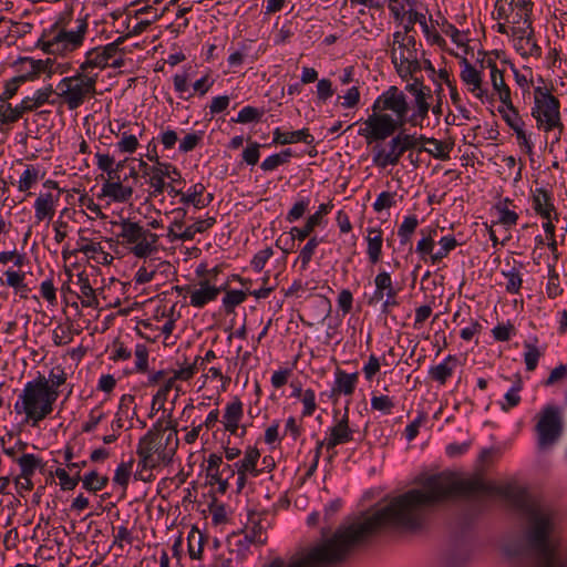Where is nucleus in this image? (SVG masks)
Masks as SVG:
<instances>
[{
    "label": "nucleus",
    "mask_w": 567,
    "mask_h": 567,
    "mask_svg": "<svg viewBox=\"0 0 567 567\" xmlns=\"http://www.w3.org/2000/svg\"><path fill=\"white\" fill-rule=\"evenodd\" d=\"M463 496V478L451 473L430 476L421 488L410 489L379 504L371 512L343 523L330 537L288 561L277 557L267 567H326L344 560L373 534L385 529H414L426 507Z\"/></svg>",
    "instance_id": "obj_1"
},
{
    "label": "nucleus",
    "mask_w": 567,
    "mask_h": 567,
    "mask_svg": "<svg viewBox=\"0 0 567 567\" xmlns=\"http://www.w3.org/2000/svg\"><path fill=\"white\" fill-rule=\"evenodd\" d=\"M523 517V539L536 567H567V539L560 535L554 511L526 495L516 501Z\"/></svg>",
    "instance_id": "obj_2"
},
{
    "label": "nucleus",
    "mask_w": 567,
    "mask_h": 567,
    "mask_svg": "<svg viewBox=\"0 0 567 567\" xmlns=\"http://www.w3.org/2000/svg\"><path fill=\"white\" fill-rule=\"evenodd\" d=\"M410 103L406 95L392 85L371 105V114L362 123L359 134L368 144L385 141L409 124Z\"/></svg>",
    "instance_id": "obj_3"
},
{
    "label": "nucleus",
    "mask_w": 567,
    "mask_h": 567,
    "mask_svg": "<svg viewBox=\"0 0 567 567\" xmlns=\"http://www.w3.org/2000/svg\"><path fill=\"white\" fill-rule=\"evenodd\" d=\"M89 33L87 16L75 19L63 17L43 29L37 45L49 55L65 58L84 45Z\"/></svg>",
    "instance_id": "obj_4"
},
{
    "label": "nucleus",
    "mask_w": 567,
    "mask_h": 567,
    "mask_svg": "<svg viewBox=\"0 0 567 567\" xmlns=\"http://www.w3.org/2000/svg\"><path fill=\"white\" fill-rule=\"evenodd\" d=\"M177 430L161 420L156 421L137 445V475L145 480L143 471L153 470L172 462L178 449Z\"/></svg>",
    "instance_id": "obj_5"
},
{
    "label": "nucleus",
    "mask_w": 567,
    "mask_h": 567,
    "mask_svg": "<svg viewBox=\"0 0 567 567\" xmlns=\"http://www.w3.org/2000/svg\"><path fill=\"white\" fill-rule=\"evenodd\" d=\"M55 402L52 394L31 380L17 394L13 412L21 419V424L37 427L51 415Z\"/></svg>",
    "instance_id": "obj_6"
},
{
    "label": "nucleus",
    "mask_w": 567,
    "mask_h": 567,
    "mask_svg": "<svg viewBox=\"0 0 567 567\" xmlns=\"http://www.w3.org/2000/svg\"><path fill=\"white\" fill-rule=\"evenodd\" d=\"M112 225L120 227L117 238L134 257L148 258L158 252L159 235L153 233L140 221L121 218L117 221H112Z\"/></svg>",
    "instance_id": "obj_7"
},
{
    "label": "nucleus",
    "mask_w": 567,
    "mask_h": 567,
    "mask_svg": "<svg viewBox=\"0 0 567 567\" xmlns=\"http://www.w3.org/2000/svg\"><path fill=\"white\" fill-rule=\"evenodd\" d=\"M97 73L78 72L63 78L56 85V95L70 111L79 109L96 92Z\"/></svg>",
    "instance_id": "obj_8"
},
{
    "label": "nucleus",
    "mask_w": 567,
    "mask_h": 567,
    "mask_svg": "<svg viewBox=\"0 0 567 567\" xmlns=\"http://www.w3.org/2000/svg\"><path fill=\"white\" fill-rule=\"evenodd\" d=\"M391 61L403 80L411 78L421 70L417 43L408 30L393 33Z\"/></svg>",
    "instance_id": "obj_9"
},
{
    "label": "nucleus",
    "mask_w": 567,
    "mask_h": 567,
    "mask_svg": "<svg viewBox=\"0 0 567 567\" xmlns=\"http://www.w3.org/2000/svg\"><path fill=\"white\" fill-rule=\"evenodd\" d=\"M420 235L415 251L424 262H430L433 266L441 264L460 245L455 236L449 234L439 239V248L435 249L437 228L433 226L422 228Z\"/></svg>",
    "instance_id": "obj_10"
},
{
    "label": "nucleus",
    "mask_w": 567,
    "mask_h": 567,
    "mask_svg": "<svg viewBox=\"0 0 567 567\" xmlns=\"http://www.w3.org/2000/svg\"><path fill=\"white\" fill-rule=\"evenodd\" d=\"M359 429L355 424L350 423L349 408L343 411L333 410L331 425L327 427L324 437L318 441L319 447H324L328 452H332L330 457L334 456V449L354 441Z\"/></svg>",
    "instance_id": "obj_11"
},
{
    "label": "nucleus",
    "mask_w": 567,
    "mask_h": 567,
    "mask_svg": "<svg viewBox=\"0 0 567 567\" xmlns=\"http://www.w3.org/2000/svg\"><path fill=\"white\" fill-rule=\"evenodd\" d=\"M534 102L530 115L535 120L536 127L542 131L561 122L560 101L546 87L534 89Z\"/></svg>",
    "instance_id": "obj_12"
},
{
    "label": "nucleus",
    "mask_w": 567,
    "mask_h": 567,
    "mask_svg": "<svg viewBox=\"0 0 567 567\" xmlns=\"http://www.w3.org/2000/svg\"><path fill=\"white\" fill-rule=\"evenodd\" d=\"M110 133L116 138L115 150L120 154H134L140 147L146 127L144 123L126 118H115L110 123Z\"/></svg>",
    "instance_id": "obj_13"
},
{
    "label": "nucleus",
    "mask_w": 567,
    "mask_h": 567,
    "mask_svg": "<svg viewBox=\"0 0 567 567\" xmlns=\"http://www.w3.org/2000/svg\"><path fill=\"white\" fill-rule=\"evenodd\" d=\"M68 64L60 63L51 58L34 59L31 56L20 58L16 62L17 82H27L39 79L42 75L51 78L53 74H62L66 71Z\"/></svg>",
    "instance_id": "obj_14"
},
{
    "label": "nucleus",
    "mask_w": 567,
    "mask_h": 567,
    "mask_svg": "<svg viewBox=\"0 0 567 567\" xmlns=\"http://www.w3.org/2000/svg\"><path fill=\"white\" fill-rule=\"evenodd\" d=\"M561 431L560 411L555 405H546L538 413L536 424L537 445L546 450L555 444Z\"/></svg>",
    "instance_id": "obj_15"
},
{
    "label": "nucleus",
    "mask_w": 567,
    "mask_h": 567,
    "mask_svg": "<svg viewBox=\"0 0 567 567\" xmlns=\"http://www.w3.org/2000/svg\"><path fill=\"white\" fill-rule=\"evenodd\" d=\"M532 11V0H495L494 3L496 19L513 27L530 21Z\"/></svg>",
    "instance_id": "obj_16"
},
{
    "label": "nucleus",
    "mask_w": 567,
    "mask_h": 567,
    "mask_svg": "<svg viewBox=\"0 0 567 567\" xmlns=\"http://www.w3.org/2000/svg\"><path fill=\"white\" fill-rule=\"evenodd\" d=\"M134 194L132 185L121 181L120 174L102 179L100 189L96 194V198L104 202L106 206L112 204H126L128 203Z\"/></svg>",
    "instance_id": "obj_17"
},
{
    "label": "nucleus",
    "mask_w": 567,
    "mask_h": 567,
    "mask_svg": "<svg viewBox=\"0 0 567 567\" xmlns=\"http://www.w3.org/2000/svg\"><path fill=\"white\" fill-rule=\"evenodd\" d=\"M118 54V43L112 42L104 47L92 48L86 51L84 61L80 64L79 70L86 73H95L94 70H103L109 65L116 66Z\"/></svg>",
    "instance_id": "obj_18"
},
{
    "label": "nucleus",
    "mask_w": 567,
    "mask_h": 567,
    "mask_svg": "<svg viewBox=\"0 0 567 567\" xmlns=\"http://www.w3.org/2000/svg\"><path fill=\"white\" fill-rule=\"evenodd\" d=\"M224 287L217 286L208 278H202L193 285L176 287L179 293L185 292L189 298V305L194 308H204L212 301H215Z\"/></svg>",
    "instance_id": "obj_19"
},
{
    "label": "nucleus",
    "mask_w": 567,
    "mask_h": 567,
    "mask_svg": "<svg viewBox=\"0 0 567 567\" xmlns=\"http://www.w3.org/2000/svg\"><path fill=\"white\" fill-rule=\"evenodd\" d=\"M146 175L148 176L150 197H157L163 194L166 188V178L172 179V182L181 179V173L169 163L157 162V165L151 166L147 169Z\"/></svg>",
    "instance_id": "obj_20"
},
{
    "label": "nucleus",
    "mask_w": 567,
    "mask_h": 567,
    "mask_svg": "<svg viewBox=\"0 0 567 567\" xmlns=\"http://www.w3.org/2000/svg\"><path fill=\"white\" fill-rule=\"evenodd\" d=\"M402 155L399 142L393 134L388 142H375L372 147V164L380 169H385L389 166H396Z\"/></svg>",
    "instance_id": "obj_21"
},
{
    "label": "nucleus",
    "mask_w": 567,
    "mask_h": 567,
    "mask_svg": "<svg viewBox=\"0 0 567 567\" xmlns=\"http://www.w3.org/2000/svg\"><path fill=\"white\" fill-rule=\"evenodd\" d=\"M512 33L514 48L523 58L540 56L542 49L534 39L530 21L513 27Z\"/></svg>",
    "instance_id": "obj_22"
},
{
    "label": "nucleus",
    "mask_w": 567,
    "mask_h": 567,
    "mask_svg": "<svg viewBox=\"0 0 567 567\" xmlns=\"http://www.w3.org/2000/svg\"><path fill=\"white\" fill-rule=\"evenodd\" d=\"M460 78L467 91L480 101H488L491 99L489 91L483 85V76L481 71L473 66L468 60L463 56L461 59Z\"/></svg>",
    "instance_id": "obj_23"
},
{
    "label": "nucleus",
    "mask_w": 567,
    "mask_h": 567,
    "mask_svg": "<svg viewBox=\"0 0 567 567\" xmlns=\"http://www.w3.org/2000/svg\"><path fill=\"white\" fill-rule=\"evenodd\" d=\"M168 187L171 195L179 196V203L183 205H192L195 209L207 207L214 199L213 194H205V186L202 183L192 185L186 192H182L171 184Z\"/></svg>",
    "instance_id": "obj_24"
},
{
    "label": "nucleus",
    "mask_w": 567,
    "mask_h": 567,
    "mask_svg": "<svg viewBox=\"0 0 567 567\" xmlns=\"http://www.w3.org/2000/svg\"><path fill=\"white\" fill-rule=\"evenodd\" d=\"M267 537L264 526L259 520L250 518L248 525L241 536H239L234 546L239 555L244 556L251 545L261 546L266 543Z\"/></svg>",
    "instance_id": "obj_25"
},
{
    "label": "nucleus",
    "mask_w": 567,
    "mask_h": 567,
    "mask_svg": "<svg viewBox=\"0 0 567 567\" xmlns=\"http://www.w3.org/2000/svg\"><path fill=\"white\" fill-rule=\"evenodd\" d=\"M172 271V265L169 261L151 259L144 262L135 272L134 280L136 284L144 285L153 280L162 279Z\"/></svg>",
    "instance_id": "obj_26"
},
{
    "label": "nucleus",
    "mask_w": 567,
    "mask_h": 567,
    "mask_svg": "<svg viewBox=\"0 0 567 567\" xmlns=\"http://www.w3.org/2000/svg\"><path fill=\"white\" fill-rule=\"evenodd\" d=\"M259 460V450L256 446L249 445L245 449L243 457L234 463L233 468H230L229 465H227V467L231 476H234L235 473H246L251 475V477H258L264 473V468L258 467Z\"/></svg>",
    "instance_id": "obj_27"
},
{
    "label": "nucleus",
    "mask_w": 567,
    "mask_h": 567,
    "mask_svg": "<svg viewBox=\"0 0 567 567\" xmlns=\"http://www.w3.org/2000/svg\"><path fill=\"white\" fill-rule=\"evenodd\" d=\"M332 207V204L329 203L321 204L318 209L307 218L302 227H292L289 231L291 236V246L293 245L295 239L302 241L311 235L316 227L321 226L323 216L328 215Z\"/></svg>",
    "instance_id": "obj_28"
},
{
    "label": "nucleus",
    "mask_w": 567,
    "mask_h": 567,
    "mask_svg": "<svg viewBox=\"0 0 567 567\" xmlns=\"http://www.w3.org/2000/svg\"><path fill=\"white\" fill-rule=\"evenodd\" d=\"M244 419V404L238 396H234L226 403L223 415L221 424L225 432L231 435H237L240 423Z\"/></svg>",
    "instance_id": "obj_29"
},
{
    "label": "nucleus",
    "mask_w": 567,
    "mask_h": 567,
    "mask_svg": "<svg viewBox=\"0 0 567 567\" xmlns=\"http://www.w3.org/2000/svg\"><path fill=\"white\" fill-rule=\"evenodd\" d=\"M409 21L411 23H419L422 32L426 39V41L432 45H437L441 49H444L446 47V41L444 38L440 34V32L436 30V20L434 21L430 17V23L427 22V18L425 13L410 10L409 11Z\"/></svg>",
    "instance_id": "obj_30"
},
{
    "label": "nucleus",
    "mask_w": 567,
    "mask_h": 567,
    "mask_svg": "<svg viewBox=\"0 0 567 567\" xmlns=\"http://www.w3.org/2000/svg\"><path fill=\"white\" fill-rule=\"evenodd\" d=\"M78 251L82 252L86 258L100 265H111L114 257L105 250L101 241L81 237L78 243Z\"/></svg>",
    "instance_id": "obj_31"
},
{
    "label": "nucleus",
    "mask_w": 567,
    "mask_h": 567,
    "mask_svg": "<svg viewBox=\"0 0 567 567\" xmlns=\"http://www.w3.org/2000/svg\"><path fill=\"white\" fill-rule=\"evenodd\" d=\"M530 202L534 212L540 217L554 216V219H558L553 195L547 189L537 187L532 190Z\"/></svg>",
    "instance_id": "obj_32"
},
{
    "label": "nucleus",
    "mask_w": 567,
    "mask_h": 567,
    "mask_svg": "<svg viewBox=\"0 0 567 567\" xmlns=\"http://www.w3.org/2000/svg\"><path fill=\"white\" fill-rule=\"evenodd\" d=\"M60 199V194L40 193L34 200V218L39 224L41 221H50L54 214Z\"/></svg>",
    "instance_id": "obj_33"
},
{
    "label": "nucleus",
    "mask_w": 567,
    "mask_h": 567,
    "mask_svg": "<svg viewBox=\"0 0 567 567\" xmlns=\"http://www.w3.org/2000/svg\"><path fill=\"white\" fill-rule=\"evenodd\" d=\"M483 65L489 69V83L494 94L498 96L502 104H508L512 100L511 90L505 83L503 72L497 68L495 61L491 59L484 61Z\"/></svg>",
    "instance_id": "obj_34"
},
{
    "label": "nucleus",
    "mask_w": 567,
    "mask_h": 567,
    "mask_svg": "<svg viewBox=\"0 0 567 567\" xmlns=\"http://www.w3.org/2000/svg\"><path fill=\"white\" fill-rule=\"evenodd\" d=\"M68 379V373L62 365L53 367L48 374V378L44 375H39L33 379L40 386H43L48 393L52 394V396L58 400L60 395V388L65 384Z\"/></svg>",
    "instance_id": "obj_35"
},
{
    "label": "nucleus",
    "mask_w": 567,
    "mask_h": 567,
    "mask_svg": "<svg viewBox=\"0 0 567 567\" xmlns=\"http://www.w3.org/2000/svg\"><path fill=\"white\" fill-rule=\"evenodd\" d=\"M399 291L393 282L391 274L380 268L374 277V291L369 299V305H377L384 299L386 295Z\"/></svg>",
    "instance_id": "obj_36"
},
{
    "label": "nucleus",
    "mask_w": 567,
    "mask_h": 567,
    "mask_svg": "<svg viewBox=\"0 0 567 567\" xmlns=\"http://www.w3.org/2000/svg\"><path fill=\"white\" fill-rule=\"evenodd\" d=\"M367 256L372 265L382 258L383 230L380 227H368L365 230Z\"/></svg>",
    "instance_id": "obj_37"
},
{
    "label": "nucleus",
    "mask_w": 567,
    "mask_h": 567,
    "mask_svg": "<svg viewBox=\"0 0 567 567\" xmlns=\"http://www.w3.org/2000/svg\"><path fill=\"white\" fill-rule=\"evenodd\" d=\"M272 142L280 145L296 144L299 142L311 144L313 142V136L309 133L308 128L284 131L280 127H276L272 132Z\"/></svg>",
    "instance_id": "obj_38"
},
{
    "label": "nucleus",
    "mask_w": 567,
    "mask_h": 567,
    "mask_svg": "<svg viewBox=\"0 0 567 567\" xmlns=\"http://www.w3.org/2000/svg\"><path fill=\"white\" fill-rule=\"evenodd\" d=\"M53 93L54 90L51 84L38 89L31 95L25 96L21 101V110L30 112L43 106L44 104H54V101L50 100Z\"/></svg>",
    "instance_id": "obj_39"
},
{
    "label": "nucleus",
    "mask_w": 567,
    "mask_h": 567,
    "mask_svg": "<svg viewBox=\"0 0 567 567\" xmlns=\"http://www.w3.org/2000/svg\"><path fill=\"white\" fill-rule=\"evenodd\" d=\"M358 384V373H347L338 369L334 373L332 392L334 394L352 395Z\"/></svg>",
    "instance_id": "obj_40"
},
{
    "label": "nucleus",
    "mask_w": 567,
    "mask_h": 567,
    "mask_svg": "<svg viewBox=\"0 0 567 567\" xmlns=\"http://www.w3.org/2000/svg\"><path fill=\"white\" fill-rule=\"evenodd\" d=\"M457 364V358L453 354H449L439 364L431 367L429 374L432 380L439 382L441 385L445 384L446 381L452 377Z\"/></svg>",
    "instance_id": "obj_41"
},
{
    "label": "nucleus",
    "mask_w": 567,
    "mask_h": 567,
    "mask_svg": "<svg viewBox=\"0 0 567 567\" xmlns=\"http://www.w3.org/2000/svg\"><path fill=\"white\" fill-rule=\"evenodd\" d=\"M133 402L134 398L131 394L121 396L115 417L111 422L112 431L122 430L125 425V421L134 414V410L132 409Z\"/></svg>",
    "instance_id": "obj_42"
},
{
    "label": "nucleus",
    "mask_w": 567,
    "mask_h": 567,
    "mask_svg": "<svg viewBox=\"0 0 567 567\" xmlns=\"http://www.w3.org/2000/svg\"><path fill=\"white\" fill-rule=\"evenodd\" d=\"M512 200L504 198L495 204L494 210L497 216V223L504 226L506 229L512 228L517 224L518 214L511 209Z\"/></svg>",
    "instance_id": "obj_43"
},
{
    "label": "nucleus",
    "mask_w": 567,
    "mask_h": 567,
    "mask_svg": "<svg viewBox=\"0 0 567 567\" xmlns=\"http://www.w3.org/2000/svg\"><path fill=\"white\" fill-rule=\"evenodd\" d=\"M75 285L79 287L81 292V303L84 307H93L97 305V299L95 296V290L93 289L89 277L85 272H79L76 275V282Z\"/></svg>",
    "instance_id": "obj_44"
},
{
    "label": "nucleus",
    "mask_w": 567,
    "mask_h": 567,
    "mask_svg": "<svg viewBox=\"0 0 567 567\" xmlns=\"http://www.w3.org/2000/svg\"><path fill=\"white\" fill-rule=\"evenodd\" d=\"M430 95H420L417 94V99L414 100L415 110L409 115V124L411 126H422V123L425 118H427L429 111L431 105L429 103Z\"/></svg>",
    "instance_id": "obj_45"
},
{
    "label": "nucleus",
    "mask_w": 567,
    "mask_h": 567,
    "mask_svg": "<svg viewBox=\"0 0 567 567\" xmlns=\"http://www.w3.org/2000/svg\"><path fill=\"white\" fill-rule=\"evenodd\" d=\"M437 27L445 35L450 37L452 42L455 43L458 48H466L468 43V35L464 31L458 30L454 24L450 23L444 18L441 19V22L436 20Z\"/></svg>",
    "instance_id": "obj_46"
},
{
    "label": "nucleus",
    "mask_w": 567,
    "mask_h": 567,
    "mask_svg": "<svg viewBox=\"0 0 567 567\" xmlns=\"http://www.w3.org/2000/svg\"><path fill=\"white\" fill-rule=\"evenodd\" d=\"M323 241V238L312 236L308 239L306 245L301 248L296 262H300L301 270H307L310 261L312 260L318 246Z\"/></svg>",
    "instance_id": "obj_47"
},
{
    "label": "nucleus",
    "mask_w": 567,
    "mask_h": 567,
    "mask_svg": "<svg viewBox=\"0 0 567 567\" xmlns=\"http://www.w3.org/2000/svg\"><path fill=\"white\" fill-rule=\"evenodd\" d=\"M424 143L427 145L424 147V151L434 158L442 161L450 158V153L452 151L451 144L444 143L434 137H425Z\"/></svg>",
    "instance_id": "obj_48"
},
{
    "label": "nucleus",
    "mask_w": 567,
    "mask_h": 567,
    "mask_svg": "<svg viewBox=\"0 0 567 567\" xmlns=\"http://www.w3.org/2000/svg\"><path fill=\"white\" fill-rule=\"evenodd\" d=\"M17 463L20 467V474L22 477H32L37 470L42 465V460L35 454H22L18 457Z\"/></svg>",
    "instance_id": "obj_49"
},
{
    "label": "nucleus",
    "mask_w": 567,
    "mask_h": 567,
    "mask_svg": "<svg viewBox=\"0 0 567 567\" xmlns=\"http://www.w3.org/2000/svg\"><path fill=\"white\" fill-rule=\"evenodd\" d=\"M177 380L173 379V374L168 373L166 379L162 382L156 393L153 395L152 405H158L159 408L164 405L167 400L168 393L176 389L179 391V386L176 384Z\"/></svg>",
    "instance_id": "obj_50"
},
{
    "label": "nucleus",
    "mask_w": 567,
    "mask_h": 567,
    "mask_svg": "<svg viewBox=\"0 0 567 567\" xmlns=\"http://www.w3.org/2000/svg\"><path fill=\"white\" fill-rule=\"evenodd\" d=\"M523 389L522 381L518 379L513 385L506 391L503 399L498 402L501 409L504 412L517 406L520 402L519 392Z\"/></svg>",
    "instance_id": "obj_51"
},
{
    "label": "nucleus",
    "mask_w": 567,
    "mask_h": 567,
    "mask_svg": "<svg viewBox=\"0 0 567 567\" xmlns=\"http://www.w3.org/2000/svg\"><path fill=\"white\" fill-rule=\"evenodd\" d=\"M94 159L97 168L105 173L106 177H111L118 174V168L121 167V164H115V158L111 156L109 153L97 152L94 155Z\"/></svg>",
    "instance_id": "obj_52"
},
{
    "label": "nucleus",
    "mask_w": 567,
    "mask_h": 567,
    "mask_svg": "<svg viewBox=\"0 0 567 567\" xmlns=\"http://www.w3.org/2000/svg\"><path fill=\"white\" fill-rule=\"evenodd\" d=\"M6 284L9 287H12L16 292L20 295L21 298H27L29 288L24 284V272H19L12 269H8L4 272Z\"/></svg>",
    "instance_id": "obj_53"
},
{
    "label": "nucleus",
    "mask_w": 567,
    "mask_h": 567,
    "mask_svg": "<svg viewBox=\"0 0 567 567\" xmlns=\"http://www.w3.org/2000/svg\"><path fill=\"white\" fill-rule=\"evenodd\" d=\"M394 135L399 142L402 154L417 147L422 142L424 143L425 138L423 135L417 136L415 133H408L403 128L399 130Z\"/></svg>",
    "instance_id": "obj_54"
},
{
    "label": "nucleus",
    "mask_w": 567,
    "mask_h": 567,
    "mask_svg": "<svg viewBox=\"0 0 567 567\" xmlns=\"http://www.w3.org/2000/svg\"><path fill=\"white\" fill-rule=\"evenodd\" d=\"M291 157H292V151L290 148H286L284 151H281L280 153L272 154V155L266 157L262 161L260 168L265 172L275 171L280 165L287 164Z\"/></svg>",
    "instance_id": "obj_55"
},
{
    "label": "nucleus",
    "mask_w": 567,
    "mask_h": 567,
    "mask_svg": "<svg viewBox=\"0 0 567 567\" xmlns=\"http://www.w3.org/2000/svg\"><path fill=\"white\" fill-rule=\"evenodd\" d=\"M107 481L106 476L101 475L96 471L86 473L81 480L82 487L93 493L102 491L106 486Z\"/></svg>",
    "instance_id": "obj_56"
},
{
    "label": "nucleus",
    "mask_w": 567,
    "mask_h": 567,
    "mask_svg": "<svg viewBox=\"0 0 567 567\" xmlns=\"http://www.w3.org/2000/svg\"><path fill=\"white\" fill-rule=\"evenodd\" d=\"M40 179V172L33 165L27 166V168L20 175L18 181L19 192H28L33 188Z\"/></svg>",
    "instance_id": "obj_57"
},
{
    "label": "nucleus",
    "mask_w": 567,
    "mask_h": 567,
    "mask_svg": "<svg viewBox=\"0 0 567 567\" xmlns=\"http://www.w3.org/2000/svg\"><path fill=\"white\" fill-rule=\"evenodd\" d=\"M419 226V219L415 215L405 216L399 226L398 236L401 245H406Z\"/></svg>",
    "instance_id": "obj_58"
},
{
    "label": "nucleus",
    "mask_w": 567,
    "mask_h": 567,
    "mask_svg": "<svg viewBox=\"0 0 567 567\" xmlns=\"http://www.w3.org/2000/svg\"><path fill=\"white\" fill-rule=\"evenodd\" d=\"M215 223L216 218L212 216L195 220L194 224L188 225L187 227L184 228L185 240H193L196 234L205 233L207 229L213 227Z\"/></svg>",
    "instance_id": "obj_59"
},
{
    "label": "nucleus",
    "mask_w": 567,
    "mask_h": 567,
    "mask_svg": "<svg viewBox=\"0 0 567 567\" xmlns=\"http://www.w3.org/2000/svg\"><path fill=\"white\" fill-rule=\"evenodd\" d=\"M265 111L262 109H258L255 106H244L238 113L236 117H233L231 121L239 124H248L254 122H259L264 116Z\"/></svg>",
    "instance_id": "obj_60"
},
{
    "label": "nucleus",
    "mask_w": 567,
    "mask_h": 567,
    "mask_svg": "<svg viewBox=\"0 0 567 567\" xmlns=\"http://www.w3.org/2000/svg\"><path fill=\"white\" fill-rule=\"evenodd\" d=\"M361 94L359 86L352 85L344 92L340 93L337 101L343 109H354L360 104Z\"/></svg>",
    "instance_id": "obj_61"
},
{
    "label": "nucleus",
    "mask_w": 567,
    "mask_h": 567,
    "mask_svg": "<svg viewBox=\"0 0 567 567\" xmlns=\"http://www.w3.org/2000/svg\"><path fill=\"white\" fill-rule=\"evenodd\" d=\"M504 109L499 110L506 124L514 131L520 126H525V122L520 117L518 111L513 106L512 100L508 104H503Z\"/></svg>",
    "instance_id": "obj_62"
},
{
    "label": "nucleus",
    "mask_w": 567,
    "mask_h": 567,
    "mask_svg": "<svg viewBox=\"0 0 567 567\" xmlns=\"http://www.w3.org/2000/svg\"><path fill=\"white\" fill-rule=\"evenodd\" d=\"M106 413L103 411L101 406H94L89 415L87 419L82 423V432L84 433H91L93 432L97 425L105 420Z\"/></svg>",
    "instance_id": "obj_63"
},
{
    "label": "nucleus",
    "mask_w": 567,
    "mask_h": 567,
    "mask_svg": "<svg viewBox=\"0 0 567 567\" xmlns=\"http://www.w3.org/2000/svg\"><path fill=\"white\" fill-rule=\"evenodd\" d=\"M174 90L181 99L189 100L193 97L192 89L188 84V74L186 72L176 73L173 76Z\"/></svg>",
    "instance_id": "obj_64"
}]
</instances>
